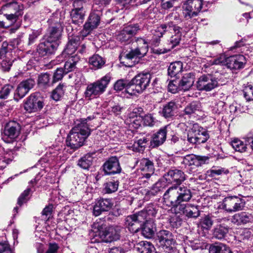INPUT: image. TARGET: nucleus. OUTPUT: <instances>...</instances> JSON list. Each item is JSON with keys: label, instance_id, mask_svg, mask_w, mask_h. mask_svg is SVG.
Listing matches in <instances>:
<instances>
[{"label": "nucleus", "instance_id": "obj_45", "mask_svg": "<svg viewBox=\"0 0 253 253\" xmlns=\"http://www.w3.org/2000/svg\"><path fill=\"white\" fill-rule=\"evenodd\" d=\"M91 154H87L80 158L78 162V165L84 169H88L92 164L93 157Z\"/></svg>", "mask_w": 253, "mask_h": 253}, {"label": "nucleus", "instance_id": "obj_43", "mask_svg": "<svg viewBox=\"0 0 253 253\" xmlns=\"http://www.w3.org/2000/svg\"><path fill=\"white\" fill-rule=\"evenodd\" d=\"M183 63L181 61H175L170 64L168 68V75L170 77H175L181 72Z\"/></svg>", "mask_w": 253, "mask_h": 253}, {"label": "nucleus", "instance_id": "obj_21", "mask_svg": "<svg viewBox=\"0 0 253 253\" xmlns=\"http://www.w3.org/2000/svg\"><path fill=\"white\" fill-rule=\"evenodd\" d=\"M100 21L99 12H91L84 26L83 36H85L89 34L94 29L97 28Z\"/></svg>", "mask_w": 253, "mask_h": 253}, {"label": "nucleus", "instance_id": "obj_13", "mask_svg": "<svg viewBox=\"0 0 253 253\" xmlns=\"http://www.w3.org/2000/svg\"><path fill=\"white\" fill-rule=\"evenodd\" d=\"M208 160L207 157L189 154L183 158L181 164L184 165L185 168L195 169L206 163Z\"/></svg>", "mask_w": 253, "mask_h": 253}, {"label": "nucleus", "instance_id": "obj_33", "mask_svg": "<svg viewBox=\"0 0 253 253\" xmlns=\"http://www.w3.org/2000/svg\"><path fill=\"white\" fill-rule=\"evenodd\" d=\"M149 141V139L147 137H143L136 139L133 144H126V148L136 152H143Z\"/></svg>", "mask_w": 253, "mask_h": 253}, {"label": "nucleus", "instance_id": "obj_19", "mask_svg": "<svg viewBox=\"0 0 253 253\" xmlns=\"http://www.w3.org/2000/svg\"><path fill=\"white\" fill-rule=\"evenodd\" d=\"M74 7L71 12L70 16L73 23L80 25L83 23L84 18V11L83 8V3L80 0H75Z\"/></svg>", "mask_w": 253, "mask_h": 253}, {"label": "nucleus", "instance_id": "obj_46", "mask_svg": "<svg viewBox=\"0 0 253 253\" xmlns=\"http://www.w3.org/2000/svg\"><path fill=\"white\" fill-rule=\"evenodd\" d=\"M228 231L229 228L227 226L220 224L214 228L213 235L216 239L221 240L225 238Z\"/></svg>", "mask_w": 253, "mask_h": 253}, {"label": "nucleus", "instance_id": "obj_37", "mask_svg": "<svg viewBox=\"0 0 253 253\" xmlns=\"http://www.w3.org/2000/svg\"><path fill=\"white\" fill-rule=\"evenodd\" d=\"M135 250L139 253H156L154 246L147 241H141L134 247Z\"/></svg>", "mask_w": 253, "mask_h": 253}, {"label": "nucleus", "instance_id": "obj_60", "mask_svg": "<svg viewBox=\"0 0 253 253\" xmlns=\"http://www.w3.org/2000/svg\"><path fill=\"white\" fill-rule=\"evenodd\" d=\"M174 211L175 212V214L170 218L169 222L173 227H177L180 226L182 219L180 217V215H177V214H180V213H177L175 211Z\"/></svg>", "mask_w": 253, "mask_h": 253}, {"label": "nucleus", "instance_id": "obj_36", "mask_svg": "<svg viewBox=\"0 0 253 253\" xmlns=\"http://www.w3.org/2000/svg\"><path fill=\"white\" fill-rule=\"evenodd\" d=\"M142 234L147 238H150L153 237L156 231V226L153 221L151 220H146L142 224Z\"/></svg>", "mask_w": 253, "mask_h": 253}, {"label": "nucleus", "instance_id": "obj_39", "mask_svg": "<svg viewBox=\"0 0 253 253\" xmlns=\"http://www.w3.org/2000/svg\"><path fill=\"white\" fill-rule=\"evenodd\" d=\"M209 253H233L230 248L228 246L221 243H215L211 245L209 248Z\"/></svg>", "mask_w": 253, "mask_h": 253}, {"label": "nucleus", "instance_id": "obj_57", "mask_svg": "<svg viewBox=\"0 0 253 253\" xmlns=\"http://www.w3.org/2000/svg\"><path fill=\"white\" fill-rule=\"evenodd\" d=\"M124 109L123 106L119 104H115L109 108L108 111L110 115L118 116L121 115Z\"/></svg>", "mask_w": 253, "mask_h": 253}, {"label": "nucleus", "instance_id": "obj_6", "mask_svg": "<svg viewBox=\"0 0 253 253\" xmlns=\"http://www.w3.org/2000/svg\"><path fill=\"white\" fill-rule=\"evenodd\" d=\"M111 78V74L108 73L100 79L88 84L84 93V97L90 100L103 93L110 82Z\"/></svg>", "mask_w": 253, "mask_h": 253}, {"label": "nucleus", "instance_id": "obj_59", "mask_svg": "<svg viewBox=\"0 0 253 253\" xmlns=\"http://www.w3.org/2000/svg\"><path fill=\"white\" fill-rule=\"evenodd\" d=\"M12 161L8 154H0V169H4Z\"/></svg>", "mask_w": 253, "mask_h": 253}, {"label": "nucleus", "instance_id": "obj_26", "mask_svg": "<svg viewBox=\"0 0 253 253\" xmlns=\"http://www.w3.org/2000/svg\"><path fill=\"white\" fill-rule=\"evenodd\" d=\"M231 221L235 225L239 226L253 222V216L248 212L241 211L234 214Z\"/></svg>", "mask_w": 253, "mask_h": 253}, {"label": "nucleus", "instance_id": "obj_44", "mask_svg": "<svg viewBox=\"0 0 253 253\" xmlns=\"http://www.w3.org/2000/svg\"><path fill=\"white\" fill-rule=\"evenodd\" d=\"M198 129L199 125L197 124H194L192 128L188 131L187 141L190 144H197V137L198 133H199Z\"/></svg>", "mask_w": 253, "mask_h": 253}, {"label": "nucleus", "instance_id": "obj_28", "mask_svg": "<svg viewBox=\"0 0 253 253\" xmlns=\"http://www.w3.org/2000/svg\"><path fill=\"white\" fill-rule=\"evenodd\" d=\"M4 6L6 8L14 10V13L4 14L6 19L11 23L15 22L17 17L23 14L22 7L16 2H7Z\"/></svg>", "mask_w": 253, "mask_h": 253}, {"label": "nucleus", "instance_id": "obj_52", "mask_svg": "<svg viewBox=\"0 0 253 253\" xmlns=\"http://www.w3.org/2000/svg\"><path fill=\"white\" fill-rule=\"evenodd\" d=\"M197 144L205 143L209 138L210 136L207 131L199 126Z\"/></svg>", "mask_w": 253, "mask_h": 253}, {"label": "nucleus", "instance_id": "obj_63", "mask_svg": "<svg viewBox=\"0 0 253 253\" xmlns=\"http://www.w3.org/2000/svg\"><path fill=\"white\" fill-rule=\"evenodd\" d=\"M64 74H66L63 68H57L54 73L52 79L53 84L58 82L61 80Z\"/></svg>", "mask_w": 253, "mask_h": 253}, {"label": "nucleus", "instance_id": "obj_58", "mask_svg": "<svg viewBox=\"0 0 253 253\" xmlns=\"http://www.w3.org/2000/svg\"><path fill=\"white\" fill-rule=\"evenodd\" d=\"M168 89L169 92L172 93H175L180 90H182L180 87V84L178 80H172L169 82L168 85Z\"/></svg>", "mask_w": 253, "mask_h": 253}, {"label": "nucleus", "instance_id": "obj_35", "mask_svg": "<svg viewBox=\"0 0 253 253\" xmlns=\"http://www.w3.org/2000/svg\"><path fill=\"white\" fill-rule=\"evenodd\" d=\"M159 210L158 207L153 204H149L139 213L141 216L144 218L145 222L147 219H151L152 217H155Z\"/></svg>", "mask_w": 253, "mask_h": 253}, {"label": "nucleus", "instance_id": "obj_41", "mask_svg": "<svg viewBox=\"0 0 253 253\" xmlns=\"http://www.w3.org/2000/svg\"><path fill=\"white\" fill-rule=\"evenodd\" d=\"M80 60V57L75 54L73 56L69 57V59L64 65V69H63L65 74L73 71L76 68V66Z\"/></svg>", "mask_w": 253, "mask_h": 253}, {"label": "nucleus", "instance_id": "obj_24", "mask_svg": "<svg viewBox=\"0 0 253 253\" xmlns=\"http://www.w3.org/2000/svg\"><path fill=\"white\" fill-rule=\"evenodd\" d=\"M103 170L106 174H113L120 173L121 168L119 160L116 156L110 158L103 166Z\"/></svg>", "mask_w": 253, "mask_h": 253}, {"label": "nucleus", "instance_id": "obj_2", "mask_svg": "<svg viewBox=\"0 0 253 253\" xmlns=\"http://www.w3.org/2000/svg\"><path fill=\"white\" fill-rule=\"evenodd\" d=\"M64 12L56 11L51 16L48 20L50 24H53L48 27L46 33L44 36L43 40L53 43L56 44L58 46L59 40L61 38L62 27V25L64 24Z\"/></svg>", "mask_w": 253, "mask_h": 253}, {"label": "nucleus", "instance_id": "obj_31", "mask_svg": "<svg viewBox=\"0 0 253 253\" xmlns=\"http://www.w3.org/2000/svg\"><path fill=\"white\" fill-rule=\"evenodd\" d=\"M80 44V37L74 36L69 39L66 47L63 51L62 55L65 57L67 56L70 57L73 56V54L76 51L77 47Z\"/></svg>", "mask_w": 253, "mask_h": 253}, {"label": "nucleus", "instance_id": "obj_64", "mask_svg": "<svg viewBox=\"0 0 253 253\" xmlns=\"http://www.w3.org/2000/svg\"><path fill=\"white\" fill-rule=\"evenodd\" d=\"M0 253H13L7 241L0 242Z\"/></svg>", "mask_w": 253, "mask_h": 253}, {"label": "nucleus", "instance_id": "obj_5", "mask_svg": "<svg viewBox=\"0 0 253 253\" xmlns=\"http://www.w3.org/2000/svg\"><path fill=\"white\" fill-rule=\"evenodd\" d=\"M151 79V75L149 72L139 73L129 82L126 93L131 95L142 93L149 86Z\"/></svg>", "mask_w": 253, "mask_h": 253}, {"label": "nucleus", "instance_id": "obj_14", "mask_svg": "<svg viewBox=\"0 0 253 253\" xmlns=\"http://www.w3.org/2000/svg\"><path fill=\"white\" fill-rule=\"evenodd\" d=\"M140 30L138 24H131L125 27L117 35V39L121 43L129 42L131 38Z\"/></svg>", "mask_w": 253, "mask_h": 253}, {"label": "nucleus", "instance_id": "obj_51", "mask_svg": "<svg viewBox=\"0 0 253 253\" xmlns=\"http://www.w3.org/2000/svg\"><path fill=\"white\" fill-rule=\"evenodd\" d=\"M65 88V86L63 84H59L52 91V98L56 101L59 100L64 94Z\"/></svg>", "mask_w": 253, "mask_h": 253}, {"label": "nucleus", "instance_id": "obj_47", "mask_svg": "<svg viewBox=\"0 0 253 253\" xmlns=\"http://www.w3.org/2000/svg\"><path fill=\"white\" fill-rule=\"evenodd\" d=\"M201 105L199 102L193 101L187 105L184 110V114L187 115H191L200 110Z\"/></svg>", "mask_w": 253, "mask_h": 253}, {"label": "nucleus", "instance_id": "obj_7", "mask_svg": "<svg viewBox=\"0 0 253 253\" xmlns=\"http://www.w3.org/2000/svg\"><path fill=\"white\" fill-rule=\"evenodd\" d=\"M181 28L175 25L173 22H169L166 24H162L158 29V36H163L164 34L167 33H173L170 38L169 43L171 45V48H174L178 45L182 38V33L181 32Z\"/></svg>", "mask_w": 253, "mask_h": 253}, {"label": "nucleus", "instance_id": "obj_48", "mask_svg": "<svg viewBox=\"0 0 253 253\" xmlns=\"http://www.w3.org/2000/svg\"><path fill=\"white\" fill-rule=\"evenodd\" d=\"M166 187V182L160 180L156 182L151 188L149 193L152 195H155L163 190Z\"/></svg>", "mask_w": 253, "mask_h": 253}, {"label": "nucleus", "instance_id": "obj_23", "mask_svg": "<svg viewBox=\"0 0 253 253\" xmlns=\"http://www.w3.org/2000/svg\"><path fill=\"white\" fill-rule=\"evenodd\" d=\"M246 62V58L242 54H236L226 58V66L231 70L241 69L244 68Z\"/></svg>", "mask_w": 253, "mask_h": 253}, {"label": "nucleus", "instance_id": "obj_54", "mask_svg": "<svg viewBox=\"0 0 253 253\" xmlns=\"http://www.w3.org/2000/svg\"><path fill=\"white\" fill-rule=\"evenodd\" d=\"M228 170L224 168L213 167L211 169L207 171V174L211 177H214L216 175H219L222 173H227Z\"/></svg>", "mask_w": 253, "mask_h": 253}, {"label": "nucleus", "instance_id": "obj_55", "mask_svg": "<svg viewBox=\"0 0 253 253\" xmlns=\"http://www.w3.org/2000/svg\"><path fill=\"white\" fill-rule=\"evenodd\" d=\"M128 83L129 82L126 80H119L114 84V89L117 91H120L125 88L126 91V88Z\"/></svg>", "mask_w": 253, "mask_h": 253}, {"label": "nucleus", "instance_id": "obj_61", "mask_svg": "<svg viewBox=\"0 0 253 253\" xmlns=\"http://www.w3.org/2000/svg\"><path fill=\"white\" fill-rule=\"evenodd\" d=\"M41 31L39 30H34L32 33L29 35L28 44L30 45L35 43L38 38L41 35Z\"/></svg>", "mask_w": 253, "mask_h": 253}, {"label": "nucleus", "instance_id": "obj_30", "mask_svg": "<svg viewBox=\"0 0 253 253\" xmlns=\"http://www.w3.org/2000/svg\"><path fill=\"white\" fill-rule=\"evenodd\" d=\"M157 239L161 245L169 248L174 244V240L172 233L166 230H162L157 233Z\"/></svg>", "mask_w": 253, "mask_h": 253}, {"label": "nucleus", "instance_id": "obj_53", "mask_svg": "<svg viewBox=\"0 0 253 253\" xmlns=\"http://www.w3.org/2000/svg\"><path fill=\"white\" fill-rule=\"evenodd\" d=\"M13 91V87L12 85L10 84L4 85L0 90V98L4 99L7 98Z\"/></svg>", "mask_w": 253, "mask_h": 253}, {"label": "nucleus", "instance_id": "obj_9", "mask_svg": "<svg viewBox=\"0 0 253 253\" xmlns=\"http://www.w3.org/2000/svg\"><path fill=\"white\" fill-rule=\"evenodd\" d=\"M63 149L62 145H53L48 148L43 159L46 163L53 164L65 161L67 156L63 153Z\"/></svg>", "mask_w": 253, "mask_h": 253}, {"label": "nucleus", "instance_id": "obj_11", "mask_svg": "<svg viewBox=\"0 0 253 253\" xmlns=\"http://www.w3.org/2000/svg\"><path fill=\"white\" fill-rule=\"evenodd\" d=\"M203 5V0H187L182 7L185 18L189 19L197 16L201 11Z\"/></svg>", "mask_w": 253, "mask_h": 253}, {"label": "nucleus", "instance_id": "obj_34", "mask_svg": "<svg viewBox=\"0 0 253 253\" xmlns=\"http://www.w3.org/2000/svg\"><path fill=\"white\" fill-rule=\"evenodd\" d=\"M36 181L35 179L31 180L28 188L21 194L17 200V205L19 206H22L29 200L30 192L35 190L33 187L34 185L36 184Z\"/></svg>", "mask_w": 253, "mask_h": 253}, {"label": "nucleus", "instance_id": "obj_40", "mask_svg": "<svg viewBox=\"0 0 253 253\" xmlns=\"http://www.w3.org/2000/svg\"><path fill=\"white\" fill-rule=\"evenodd\" d=\"M51 75L47 73H42L39 75L38 79V84L40 87L46 88L53 84L51 81Z\"/></svg>", "mask_w": 253, "mask_h": 253}, {"label": "nucleus", "instance_id": "obj_50", "mask_svg": "<svg viewBox=\"0 0 253 253\" xmlns=\"http://www.w3.org/2000/svg\"><path fill=\"white\" fill-rule=\"evenodd\" d=\"M119 182L111 180L106 182L104 184V190L106 193H112L115 192L118 190Z\"/></svg>", "mask_w": 253, "mask_h": 253}, {"label": "nucleus", "instance_id": "obj_18", "mask_svg": "<svg viewBox=\"0 0 253 253\" xmlns=\"http://www.w3.org/2000/svg\"><path fill=\"white\" fill-rule=\"evenodd\" d=\"M173 211L177 213H180V214H183L188 218H193L199 216L200 213L198 206L187 203L179 205Z\"/></svg>", "mask_w": 253, "mask_h": 253}, {"label": "nucleus", "instance_id": "obj_27", "mask_svg": "<svg viewBox=\"0 0 253 253\" xmlns=\"http://www.w3.org/2000/svg\"><path fill=\"white\" fill-rule=\"evenodd\" d=\"M177 112V106L174 101H170L163 105L159 111V114L167 119H172Z\"/></svg>", "mask_w": 253, "mask_h": 253}, {"label": "nucleus", "instance_id": "obj_38", "mask_svg": "<svg viewBox=\"0 0 253 253\" xmlns=\"http://www.w3.org/2000/svg\"><path fill=\"white\" fill-rule=\"evenodd\" d=\"M193 74L191 73L185 74L181 80L179 81L180 87L184 91L188 90L194 83Z\"/></svg>", "mask_w": 253, "mask_h": 253}, {"label": "nucleus", "instance_id": "obj_25", "mask_svg": "<svg viewBox=\"0 0 253 253\" xmlns=\"http://www.w3.org/2000/svg\"><path fill=\"white\" fill-rule=\"evenodd\" d=\"M56 44H53L46 40L41 42L37 47V52L41 56H48L54 54L57 48Z\"/></svg>", "mask_w": 253, "mask_h": 253}, {"label": "nucleus", "instance_id": "obj_8", "mask_svg": "<svg viewBox=\"0 0 253 253\" xmlns=\"http://www.w3.org/2000/svg\"><path fill=\"white\" fill-rule=\"evenodd\" d=\"M245 205V201L242 198L235 196H228L219 203L218 208L228 213H232L243 210Z\"/></svg>", "mask_w": 253, "mask_h": 253}, {"label": "nucleus", "instance_id": "obj_32", "mask_svg": "<svg viewBox=\"0 0 253 253\" xmlns=\"http://www.w3.org/2000/svg\"><path fill=\"white\" fill-rule=\"evenodd\" d=\"M167 127V126H165L160 128L158 131L153 135L150 141L151 146L152 147H156L161 145L166 141Z\"/></svg>", "mask_w": 253, "mask_h": 253}, {"label": "nucleus", "instance_id": "obj_20", "mask_svg": "<svg viewBox=\"0 0 253 253\" xmlns=\"http://www.w3.org/2000/svg\"><path fill=\"white\" fill-rule=\"evenodd\" d=\"M137 164L139 169L143 172L141 179L145 178L148 179L154 174L155 169L153 163L148 159H141L137 162Z\"/></svg>", "mask_w": 253, "mask_h": 253}, {"label": "nucleus", "instance_id": "obj_3", "mask_svg": "<svg viewBox=\"0 0 253 253\" xmlns=\"http://www.w3.org/2000/svg\"><path fill=\"white\" fill-rule=\"evenodd\" d=\"M90 134V129L82 125H77L70 130L66 139V145L74 151L83 146Z\"/></svg>", "mask_w": 253, "mask_h": 253}, {"label": "nucleus", "instance_id": "obj_29", "mask_svg": "<svg viewBox=\"0 0 253 253\" xmlns=\"http://www.w3.org/2000/svg\"><path fill=\"white\" fill-rule=\"evenodd\" d=\"M98 235L103 241L107 243L117 241L120 238L119 232L113 227H109L104 231L98 230Z\"/></svg>", "mask_w": 253, "mask_h": 253}, {"label": "nucleus", "instance_id": "obj_56", "mask_svg": "<svg viewBox=\"0 0 253 253\" xmlns=\"http://www.w3.org/2000/svg\"><path fill=\"white\" fill-rule=\"evenodd\" d=\"M13 62V60L11 59L9 57L5 54V57L1 59L0 62L2 70L6 71H9L12 65Z\"/></svg>", "mask_w": 253, "mask_h": 253}, {"label": "nucleus", "instance_id": "obj_62", "mask_svg": "<svg viewBox=\"0 0 253 253\" xmlns=\"http://www.w3.org/2000/svg\"><path fill=\"white\" fill-rule=\"evenodd\" d=\"M244 95L247 101L253 100V86L249 84L244 89Z\"/></svg>", "mask_w": 253, "mask_h": 253}, {"label": "nucleus", "instance_id": "obj_42", "mask_svg": "<svg viewBox=\"0 0 253 253\" xmlns=\"http://www.w3.org/2000/svg\"><path fill=\"white\" fill-rule=\"evenodd\" d=\"M90 68L93 70L101 68L105 61L102 57L98 54H94L89 58L88 61Z\"/></svg>", "mask_w": 253, "mask_h": 253}, {"label": "nucleus", "instance_id": "obj_4", "mask_svg": "<svg viewBox=\"0 0 253 253\" xmlns=\"http://www.w3.org/2000/svg\"><path fill=\"white\" fill-rule=\"evenodd\" d=\"M136 43L137 46L120 57L121 63L126 67H132L139 59L144 57L148 52V46L144 39L138 38Z\"/></svg>", "mask_w": 253, "mask_h": 253}, {"label": "nucleus", "instance_id": "obj_10", "mask_svg": "<svg viewBox=\"0 0 253 253\" xmlns=\"http://www.w3.org/2000/svg\"><path fill=\"white\" fill-rule=\"evenodd\" d=\"M20 129V125L17 122L15 121L8 122L5 126L2 133V140L7 143H12L19 136Z\"/></svg>", "mask_w": 253, "mask_h": 253}, {"label": "nucleus", "instance_id": "obj_15", "mask_svg": "<svg viewBox=\"0 0 253 253\" xmlns=\"http://www.w3.org/2000/svg\"><path fill=\"white\" fill-rule=\"evenodd\" d=\"M163 178L169 184L175 183L173 185H180L185 179V175L181 170L171 169L163 175Z\"/></svg>", "mask_w": 253, "mask_h": 253}, {"label": "nucleus", "instance_id": "obj_12", "mask_svg": "<svg viewBox=\"0 0 253 253\" xmlns=\"http://www.w3.org/2000/svg\"><path fill=\"white\" fill-rule=\"evenodd\" d=\"M196 85L199 90L210 91L218 86V81L210 74L204 75L198 79Z\"/></svg>", "mask_w": 253, "mask_h": 253}, {"label": "nucleus", "instance_id": "obj_17", "mask_svg": "<svg viewBox=\"0 0 253 253\" xmlns=\"http://www.w3.org/2000/svg\"><path fill=\"white\" fill-rule=\"evenodd\" d=\"M43 106L42 99L36 94H31L24 103V107L28 113L41 110Z\"/></svg>", "mask_w": 253, "mask_h": 253}, {"label": "nucleus", "instance_id": "obj_22", "mask_svg": "<svg viewBox=\"0 0 253 253\" xmlns=\"http://www.w3.org/2000/svg\"><path fill=\"white\" fill-rule=\"evenodd\" d=\"M113 204L110 199H100L97 200L93 206L92 213L95 216H99L103 211H109Z\"/></svg>", "mask_w": 253, "mask_h": 253}, {"label": "nucleus", "instance_id": "obj_16", "mask_svg": "<svg viewBox=\"0 0 253 253\" xmlns=\"http://www.w3.org/2000/svg\"><path fill=\"white\" fill-rule=\"evenodd\" d=\"M144 222V218L141 216L139 212L128 215L125 219V225L132 233L138 232L142 227Z\"/></svg>", "mask_w": 253, "mask_h": 253}, {"label": "nucleus", "instance_id": "obj_1", "mask_svg": "<svg viewBox=\"0 0 253 253\" xmlns=\"http://www.w3.org/2000/svg\"><path fill=\"white\" fill-rule=\"evenodd\" d=\"M192 194L189 187L184 185H172L163 195L164 202L173 209L178 208L179 205H184L190 201Z\"/></svg>", "mask_w": 253, "mask_h": 253}, {"label": "nucleus", "instance_id": "obj_49", "mask_svg": "<svg viewBox=\"0 0 253 253\" xmlns=\"http://www.w3.org/2000/svg\"><path fill=\"white\" fill-rule=\"evenodd\" d=\"M233 148L236 151L241 153L244 152L247 150V145L244 142L237 138L234 139L231 142Z\"/></svg>", "mask_w": 253, "mask_h": 253}]
</instances>
